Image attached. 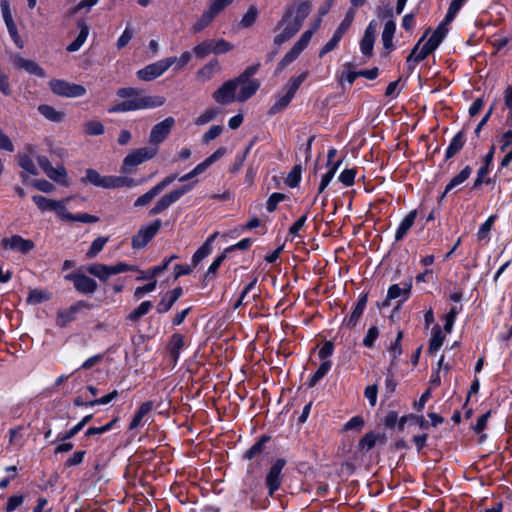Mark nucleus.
<instances>
[{"label": "nucleus", "mask_w": 512, "mask_h": 512, "mask_svg": "<svg viewBox=\"0 0 512 512\" xmlns=\"http://www.w3.org/2000/svg\"><path fill=\"white\" fill-rule=\"evenodd\" d=\"M119 98L126 99L108 109L109 113L128 112L142 109H151L162 106L166 99L160 95H142L133 87H125L117 90Z\"/></svg>", "instance_id": "f257e3e1"}, {"label": "nucleus", "mask_w": 512, "mask_h": 512, "mask_svg": "<svg viewBox=\"0 0 512 512\" xmlns=\"http://www.w3.org/2000/svg\"><path fill=\"white\" fill-rule=\"evenodd\" d=\"M446 23L447 22L441 23L429 37V39L422 45L423 40L428 34L427 31L414 46L411 53L407 57V64L410 69H413L418 62L424 60L429 54L438 48L447 34Z\"/></svg>", "instance_id": "f03ea898"}, {"label": "nucleus", "mask_w": 512, "mask_h": 512, "mask_svg": "<svg viewBox=\"0 0 512 512\" xmlns=\"http://www.w3.org/2000/svg\"><path fill=\"white\" fill-rule=\"evenodd\" d=\"M158 153L157 147H141L128 153L123 159L121 172L124 174L131 173L133 169L142 163L154 158Z\"/></svg>", "instance_id": "7ed1b4c3"}, {"label": "nucleus", "mask_w": 512, "mask_h": 512, "mask_svg": "<svg viewBox=\"0 0 512 512\" xmlns=\"http://www.w3.org/2000/svg\"><path fill=\"white\" fill-rule=\"evenodd\" d=\"M137 266L129 265L125 262H118L114 265H105L94 263L87 267L88 273L98 278L100 281H107L111 276L127 271H136Z\"/></svg>", "instance_id": "20e7f679"}, {"label": "nucleus", "mask_w": 512, "mask_h": 512, "mask_svg": "<svg viewBox=\"0 0 512 512\" xmlns=\"http://www.w3.org/2000/svg\"><path fill=\"white\" fill-rule=\"evenodd\" d=\"M175 62V57L163 58L138 70L136 75L140 80L152 81L163 75Z\"/></svg>", "instance_id": "39448f33"}, {"label": "nucleus", "mask_w": 512, "mask_h": 512, "mask_svg": "<svg viewBox=\"0 0 512 512\" xmlns=\"http://www.w3.org/2000/svg\"><path fill=\"white\" fill-rule=\"evenodd\" d=\"M196 186V181L187 183L168 194L162 196L150 210V215H157L168 209L173 203L178 201L184 194L190 192Z\"/></svg>", "instance_id": "423d86ee"}, {"label": "nucleus", "mask_w": 512, "mask_h": 512, "mask_svg": "<svg viewBox=\"0 0 512 512\" xmlns=\"http://www.w3.org/2000/svg\"><path fill=\"white\" fill-rule=\"evenodd\" d=\"M254 72V68L248 69L239 77L234 79V81L237 82V94L239 102L246 101L258 90L260 86L259 82L250 78Z\"/></svg>", "instance_id": "0eeeda50"}, {"label": "nucleus", "mask_w": 512, "mask_h": 512, "mask_svg": "<svg viewBox=\"0 0 512 512\" xmlns=\"http://www.w3.org/2000/svg\"><path fill=\"white\" fill-rule=\"evenodd\" d=\"M49 87L54 94L68 98L81 97L86 93L84 86L59 79L51 80Z\"/></svg>", "instance_id": "6e6552de"}, {"label": "nucleus", "mask_w": 512, "mask_h": 512, "mask_svg": "<svg viewBox=\"0 0 512 512\" xmlns=\"http://www.w3.org/2000/svg\"><path fill=\"white\" fill-rule=\"evenodd\" d=\"M300 29L298 22H292V12H287L276 27L274 43L281 45L289 40Z\"/></svg>", "instance_id": "1a4fd4ad"}, {"label": "nucleus", "mask_w": 512, "mask_h": 512, "mask_svg": "<svg viewBox=\"0 0 512 512\" xmlns=\"http://www.w3.org/2000/svg\"><path fill=\"white\" fill-rule=\"evenodd\" d=\"M215 102L221 105H227L238 101L237 82L234 79L223 83L212 95Z\"/></svg>", "instance_id": "9d476101"}, {"label": "nucleus", "mask_w": 512, "mask_h": 512, "mask_svg": "<svg viewBox=\"0 0 512 512\" xmlns=\"http://www.w3.org/2000/svg\"><path fill=\"white\" fill-rule=\"evenodd\" d=\"M174 124V118L167 117L163 121L154 125L149 135V142L152 144L151 147L158 148V145L167 138Z\"/></svg>", "instance_id": "9b49d317"}, {"label": "nucleus", "mask_w": 512, "mask_h": 512, "mask_svg": "<svg viewBox=\"0 0 512 512\" xmlns=\"http://www.w3.org/2000/svg\"><path fill=\"white\" fill-rule=\"evenodd\" d=\"M161 227L160 220H155L149 225L142 227L132 238V247L135 249L143 248L156 235Z\"/></svg>", "instance_id": "f8f14e48"}, {"label": "nucleus", "mask_w": 512, "mask_h": 512, "mask_svg": "<svg viewBox=\"0 0 512 512\" xmlns=\"http://www.w3.org/2000/svg\"><path fill=\"white\" fill-rule=\"evenodd\" d=\"M37 162L51 180L68 185L66 170L63 166L52 167L46 156H38Z\"/></svg>", "instance_id": "ddd939ff"}, {"label": "nucleus", "mask_w": 512, "mask_h": 512, "mask_svg": "<svg viewBox=\"0 0 512 512\" xmlns=\"http://www.w3.org/2000/svg\"><path fill=\"white\" fill-rule=\"evenodd\" d=\"M226 153V149L224 147L218 148L214 153H212L209 157H207L204 161L197 164L191 171L188 172V176L190 178V182H194L198 175L204 173L211 165H213L216 161L224 156ZM198 180H196V184Z\"/></svg>", "instance_id": "4468645a"}, {"label": "nucleus", "mask_w": 512, "mask_h": 512, "mask_svg": "<svg viewBox=\"0 0 512 512\" xmlns=\"http://www.w3.org/2000/svg\"><path fill=\"white\" fill-rule=\"evenodd\" d=\"M377 29V22L371 21L366 27L364 35L360 41V51L366 57H370L372 55Z\"/></svg>", "instance_id": "2eb2a0df"}, {"label": "nucleus", "mask_w": 512, "mask_h": 512, "mask_svg": "<svg viewBox=\"0 0 512 512\" xmlns=\"http://www.w3.org/2000/svg\"><path fill=\"white\" fill-rule=\"evenodd\" d=\"M12 64L14 68L24 70L29 74L44 78L46 73L44 69L35 61L23 58L20 55L12 57Z\"/></svg>", "instance_id": "dca6fc26"}, {"label": "nucleus", "mask_w": 512, "mask_h": 512, "mask_svg": "<svg viewBox=\"0 0 512 512\" xmlns=\"http://www.w3.org/2000/svg\"><path fill=\"white\" fill-rule=\"evenodd\" d=\"M65 279L72 280L75 289L83 294L93 293L97 288L96 281L83 274H68Z\"/></svg>", "instance_id": "f3484780"}, {"label": "nucleus", "mask_w": 512, "mask_h": 512, "mask_svg": "<svg viewBox=\"0 0 512 512\" xmlns=\"http://www.w3.org/2000/svg\"><path fill=\"white\" fill-rule=\"evenodd\" d=\"M3 246L5 249L26 254L34 248V243L29 239H24L21 236L14 235L4 239Z\"/></svg>", "instance_id": "a211bd4d"}, {"label": "nucleus", "mask_w": 512, "mask_h": 512, "mask_svg": "<svg viewBox=\"0 0 512 512\" xmlns=\"http://www.w3.org/2000/svg\"><path fill=\"white\" fill-rule=\"evenodd\" d=\"M285 465V461L282 459L277 460L270 468L267 477L266 484L269 489V494L273 495L277 491L281 484V471Z\"/></svg>", "instance_id": "6ab92c4d"}, {"label": "nucleus", "mask_w": 512, "mask_h": 512, "mask_svg": "<svg viewBox=\"0 0 512 512\" xmlns=\"http://www.w3.org/2000/svg\"><path fill=\"white\" fill-rule=\"evenodd\" d=\"M221 71V66L217 59L210 60L207 64L201 67L197 73L196 78L200 82H207L213 78V76Z\"/></svg>", "instance_id": "aec40b11"}, {"label": "nucleus", "mask_w": 512, "mask_h": 512, "mask_svg": "<svg viewBox=\"0 0 512 512\" xmlns=\"http://www.w3.org/2000/svg\"><path fill=\"white\" fill-rule=\"evenodd\" d=\"M182 288L177 287L169 292H167L161 299V301L157 305L158 313H165L171 309L174 303L182 296Z\"/></svg>", "instance_id": "412c9836"}, {"label": "nucleus", "mask_w": 512, "mask_h": 512, "mask_svg": "<svg viewBox=\"0 0 512 512\" xmlns=\"http://www.w3.org/2000/svg\"><path fill=\"white\" fill-rule=\"evenodd\" d=\"M411 283L391 285L387 292V300L400 299V302L406 301L410 296Z\"/></svg>", "instance_id": "4be33fe9"}, {"label": "nucleus", "mask_w": 512, "mask_h": 512, "mask_svg": "<svg viewBox=\"0 0 512 512\" xmlns=\"http://www.w3.org/2000/svg\"><path fill=\"white\" fill-rule=\"evenodd\" d=\"M85 180H87L89 183L96 187L111 189V175L103 176L99 174L96 170L88 169L86 171Z\"/></svg>", "instance_id": "5701e85b"}, {"label": "nucleus", "mask_w": 512, "mask_h": 512, "mask_svg": "<svg viewBox=\"0 0 512 512\" xmlns=\"http://www.w3.org/2000/svg\"><path fill=\"white\" fill-rule=\"evenodd\" d=\"M417 216V211H410L404 219L400 222L396 232H395V241H400L404 238L407 232L411 229V227L415 223V219Z\"/></svg>", "instance_id": "b1692460"}, {"label": "nucleus", "mask_w": 512, "mask_h": 512, "mask_svg": "<svg viewBox=\"0 0 512 512\" xmlns=\"http://www.w3.org/2000/svg\"><path fill=\"white\" fill-rule=\"evenodd\" d=\"M218 236V233L215 232L211 236H209L204 244L198 248V250L194 253L192 257V264L196 266L198 263H200L205 257H207L213 250L212 244L216 237Z\"/></svg>", "instance_id": "393cba45"}, {"label": "nucleus", "mask_w": 512, "mask_h": 512, "mask_svg": "<svg viewBox=\"0 0 512 512\" xmlns=\"http://www.w3.org/2000/svg\"><path fill=\"white\" fill-rule=\"evenodd\" d=\"M472 169L469 166L463 168L456 176H454L450 182L446 185L443 194L441 195V200L449 193L451 190L460 186L464 183L471 175Z\"/></svg>", "instance_id": "a878e982"}, {"label": "nucleus", "mask_w": 512, "mask_h": 512, "mask_svg": "<svg viewBox=\"0 0 512 512\" xmlns=\"http://www.w3.org/2000/svg\"><path fill=\"white\" fill-rule=\"evenodd\" d=\"M311 10V3L309 1H302L291 8L288 12H292V22H298L301 27L302 22L308 16Z\"/></svg>", "instance_id": "bb28decb"}, {"label": "nucleus", "mask_w": 512, "mask_h": 512, "mask_svg": "<svg viewBox=\"0 0 512 512\" xmlns=\"http://www.w3.org/2000/svg\"><path fill=\"white\" fill-rule=\"evenodd\" d=\"M170 261L166 260L162 265L154 266L146 271H141L137 268L136 272H138V276L136 277L137 281L143 280H155V278L165 271L169 266Z\"/></svg>", "instance_id": "cd10ccee"}, {"label": "nucleus", "mask_w": 512, "mask_h": 512, "mask_svg": "<svg viewBox=\"0 0 512 512\" xmlns=\"http://www.w3.org/2000/svg\"><path fill=\"white\" fill-rule=\"evenodd\" d=\"M38 111L47 120L55 122V123H60V122L64 121V119H65L64 112L58 111L53 106H50L47 104L39 105Z\"/></svg>", "instance_id": "c85d7f7f"}, {"label": "nucleus", "mask_w": 512, "mask_h": 512, "mask_svg": "<svg viewBox=\"0 0 512 512\" xmlns=\"http://www.w3.org/2000/svg\"><path fill=\"white\" fill-rule=\"evenodd\" d=\"M217 15L208 7L202 15L194 22L191 30L198 33L208 27Z\"/></svg>", "instance_id": "c756f323"}, {"label": "nucleus", "mask_w": 512, "mask_h": 512, "mask_svg": "<svg viewBox=\"0 0 512 512\" xmlns=\"http://www.w3.org/2000/svg\"><path fill=\"white\" fill-rule=\"evenodd\" d=\"M144 183V179L136 180L134 178L128 177V176H114L111 175V189L115 188H122V187H128L133 188L137 187Z\"/></svg>", "instance_id": "7c9ffc66"}, {"label": "nucleus", "mask_w": 512, "mask_h": 512, "mask_svg": "<svg viewBox=\"0 0 512 512\" xmlns=\"http://www.w3.org/2000/svg\"><path fill=\"white\" fill-rule=\"evenodd\" d=\"M445 333H443L439 325H435L431 331V338L429 341V352H437L444 343Z\"/></svg>", "instance_id": "2f4dec72"}, {"label": "nucleus", "mask_w": 512, "mask_h": 512, "mask_svg": "<svg viewBox=\"0 0 512 512\" xmlns=\"http://www.w3.org/2000/svg\"><path fill=\"white\" fill-rule=\"evenodd\" d=\"M25 444L24 428L18 426L9 430V445L12 450L20 449Z\"/></svg>", "instance_id": "473e14b6"}, {"label": "nucleus", "mask_w": 512, "mask_h": 512, "mask_svg": "<svg viewBox=\"0 0 512 512\" xmlns=\"http://www.w3.org/2000/svg\"><path fill=\"white\" fill-rule=\"evenodd\" d=\"M366 303H367L366 296H363L362 298L359 299V301L357 302L356 306L354 307L351 315L348 318L344 319V323L347 326H355L357 324V322L359 321V319L361 318V316L364 312Z\"/></svg>", "instance_id": "72a5a7b5"}, {"label": "nucleus", "mask_w": 512, "mask_h": 512, "mask_svg": "<svg viewBox=\"0 0 512 512\" xmlns=\"http://www.w3.org/2000/svg\"><path fill=\"white\" fill-rule=\"evenodd\" d=\"M78 27H79V34H78L77 38L67 46V50L69 52H75V51L79 50L81 48V46L85 43V41L89 35V28L84 22H80L78 24Z\"/></svg>", "instance_id": "f704fd0d"}, {"label": "nucleus", "mask_w": 512, "mask_h": 512, "mask_svg": "<svg viewBox=\"0 0 512 512\" xmlns=\"http://www.w3.org/2000/svg\"><path fill=\"white\" fill-rule=\"evenodd\" d=\"M185 339L180 334H174L171 337L170 343H169V351L170 355L173 358L174 362H176L181 354V351L185 347Z\"/></svg>", "instance_id": "c9c22d12"}, {"label": "nucleus", "mask_w": 512, "mask_h": 512, "mask_svg": "<svg viewBox=\"0 0 512 512\" xmlns=\"http://www.w3.org/2000/svg\"><path fill=\"white\" fill-rule=\"evenodd\" d=\"M396 30V24L393 20H389L385 23L383 32H382V42L383 46L387 50H391L393 48V37Z\"/></svg>", "instance_id": "e433bc0d"}, {"label": "nucleus", "mask_w": 512, "mask_h": 512, "mask_svg": "<svg viewBox=\"0 0 512 512\" xmlns=\"http://www.w3.org/2000/svg\"><path fill=\"white\" fill-rule=\"evenodd\" d=\"M152 410V403L151 402H145L143 403L138 411L135 413L131 423H130V429H135L139 427L143 419L148 415V413Z\"/></svg>", "instance_id": "4c0bfd02"}, {"label": "nucleus", "mask_w": 512, "mask_h": 512, "mask_svg": "<svg viewBox=\"0 0 512 512\" xmlns=\"http://www.w3.org/2000/svg\"><path fill=\"white\" fill-rule=\"evenodd\" d=\"M70 198H66L63 200H57L53 209V212L57 215V217L62 221L72 222L73 214L70 213L67 209V202Z\"/></svg>", "instance_id": "58836bf2"}, {"label": "nucleus", "mask_w": 512, "mask_h": 512, "mask_svg": "<svg viewBox=\"0 0 512 512\" xmlns=\"http://www.w3.org/2000/svg\"><path fill=\"white\" fill-rule=\"evenodd\" d=\"M293 97V95L282 89L276 97V101L271 108V113H277L285 109L289 105Z\"/></svg>", "instance_id": "ea45409f"}, {"label": "nucleus", "mask_w": 512, "mask_h": 512, "mask_svg": "<svg viewBox=\"0 0 512 512\" xmlns=\"http://www.w3.org/2000/svg\"><path fill=\"white\" fill-rule=\"evenodd\" d=\"M465 143V137L462 132H458L450 142L449 146L446 149V158L453 157L456 153H458Z\"/></svg>", "instance_id": "a19ab883"}, {"label": "nucleus", "mask_w": 512, "mask_h": 512, "mask_svg": "<svg viewBox=\"0 0 512 512\" xmlns=\"http://www.w3.org/2000/svg\"><path fill=\"white\" fill-rule=\"evenodd\" d=\"M308 77V72H302L300 75L296 77H292L286 85L282 88L286 92L290 93L291 95L295 96L297 90L301 86V84L306 80Z\"/></svg>", "instance_id": "79ce46f5"}, {"label": "nucleus", "mask_w": 512, "mask_h": 512, "mask_svg": "<svg viewBox=\"0 0 512 512\" xmlns=\"http://www.w3.org/2000/svg\"><path fill=\"white\" fill-rule=\"evenodd\" d=\"M219 114V109L216 107L208 108L204 112H202L197 118H195L194 123L197 126H203L211 121H213Z\"/></svg>", "instance_id": "37998d69"}, {"label": "nucleus", "mask_w": 512, "mask_h": 512, "mask_svg": "<svg viewBox=\"0 0 512 512\" xmlns=\"http://www.w3.org/2000/svg\"><path fill=\"white\" fill-rule=\"evenodd\" d=\"M32 200L41 212L53 211L57 201L55 199L46 198L41 195H34Z\"/></svg>", "instance_id": "c03bdc74"}, {"label": "nucleus", "mask_w": 512, "mask_h": 512, "mask_svg": "<svg viewBox=\"0 0 512 512\" xmlns=\"http://www.w3.org/2000/svg\"><path fill=\"white\" fill-rule=\"evenodd\" d=\"M332 363L331 361H324L317 371L309 378L308 385L309 387H313L320 379H322L331 369Z\"/></svg>", "instance_id": "a18cd8bd"}, {"label": "nucleus", "mask_w": 512, "mask_h": 512, "mask_svg": "<svg viewBox=\"0 0 512 512\" xmlns=\"http://www.w3.org/2000/svg\"><path fill=\"white\" fill-rule=\"evenodd\" d=\"M300 53L301 51L295 46H293L290 49V51H288L283 57V59L279 62L276 68V73H280L281 71H283L285 67L291 64L299 56Z\"/></svg>", "instance_id": "49530a36"}, {"label": "nucleus", "mask_w": 512, "mask_h": 512, "mask_svg": "<svg viewBox=\"0 0 512 512\" xmlns=\"http://www.w3.org/2000/svg\"><path fill=\"white\" fill-rule=\"evenodd\" d=\"M402 338L403 332L399 331L395 339V342L392 343L388 349L389 356L391 357V365H394L398 357L402 354V347L400 344Z\"/></svg>", "instance_id": "de8ad7c7"}, {"label": "nucleus", "mask_w": 512, "mask_h": 512, "mask_svg": "<svg viewBox=\"0 0 512 512\" xmlns=\"http://www.w3.org/2000/svg\"><path fill=\"white\" fill-rule=\"evenodd\" d=\"M193 53L198 58H204L209 54L213 53L212 39H207L197 44L193 48Z\"/></svg>", "instance_id": "09e8293b"}, {"label": "nucleus", "mask_w": 512, "mask_h": 512, "mask_svg": "<svg viewBox=\"0 0 512 512\" xmlns=\"http://www.w3.org/2000/svg\"><path fill=\"white\" fill-rule=\"evenodd\" d=\"M340 164H341V161L334 162V164L331 167H329V170L327 171V173H325L322 176V179H321V182L319 185V189H318L319 193H322L327 188V186L333 179L337 169L339 168Z\"/></svg>", "instance_id": "8fccbe9b"}, {"label": "nucleus", "mask_w": 512, "mask_h": 512, "mask_svg": "<svg viewBox=\"0 0 512 512\" xmlns=\"http://www.w3.org/2000/svg\"><path fill=\"white\" fill-rule=\"evenodd\" d=\"M500 150L504 152L512 145V116L507 117V129L500 138Z\"/></svg>", "instance_id": "3c124183"}, {"label": "nucleus", "mask_w": 512, "mask_h": 512, "mask_svg": "<svg viewBox=\"0 0 512 512\" xmlns=\"http://www.w3.org/2000/svg\"><path fill=\"white\" fill-rule=\"evenodd\" d=\"M213 54L219 55L231 51L234 45L225 39H212Z\"/></svg>", "instance_id": "603ef678"}, {"label": "nucleus", "mask_w": 512, "mask_h": 512, "mask_svg": "<svg viewBox=\"0 0 512 512\" xmlns=\"http://www.w3.org/2000/svg\"><path fill=\"white\" fill-rule=\"evenodd\" d=\"M301 174H302L301 166H299V165L294 166L293 169L287 175V177L285 179V184L291 188L297 187L301 180Z\"/></svg>", "instance_id": "864d4df0"}, {"label": "nucleus", "mask_w": 512, "mask_h": 512, "mask_svg": "<svg viewBox=\"0 0 512 512\" xmlns=\"http://www.w3.org/2000/svg\"><path fill=\"white\" fill-rule=\"evenodd\" d=\"M153 304L151 301H143L136 309H134L129 314V319L132 321H137L142 316L146 315L150 309L152 308Z\"/></svg>", "instance_id": "5fc2aeb1"}, {"label": "nucleus", "mask_w": 512, "mask_h": 512, "mask_svg": "<svg viewBox=\"0 0 512 512\" xmlns=\"http://www.w3.org/2000/svg\"><path fill=\"white\" fill-rule=\"evenodd\" d=\"M108 242L107 237H98L96 238L88 250L86 257L88 259H93L97 256V254L104 248L105 244Z\"/></svg>", "instance_id": "6e6d98bb"}, {"label": "nucleus", "mask_w": 512, "mask_h": 512, "mask_svg": "<svg viewBox=\"0 0 512 512\" xmlns=\"http://www.w3.org/2000/svg\"><path fill=\"white\" fill-rule=\"evenodd\" d=\"M257 17V8L255 6H250L240 21L241 27L248 28L252 26L255 23Z\"/></svg>", "instance_id": "4d7b16f0"}, {"label": "nucleus", "mask_w": 512, "mask_h": 512, "mask_svg": "<svg viewBox=\"0 0 512 512\" xmlns=\"http://www.w3.org/2000/svg\"><path fill=\"white\" fill-rule=\"evenodd\" d=\"M496 219L495 215H491L480 227L476 234L477 240H485L488 238L489 233L492 229L493 223Z\"/></svg>", "instance_id": "13d9d810"}, {"label": "nucleus", "mask_w": 512, "mask_h": 512, "mask_svg": "<svg viewBox=\"0 0 512 512\" xmlns=\"http://www.w3.org/2000/svg\"><path fill=\"white\" fill-rule=\"evenodd\" d=\"M320 19L318 20V22L315 24V26L310 29V30H307L306 32H304L300 39L295 43V47L298 48L301 52L307 47L308 43L310 42L311 40V37L313 35V33L318 29V26H319V23H320Z\"/></svg>", "instance_id": "bf43d9fd"}, {"label": "nucleus", "mask_w": 512, "mask_h": 512, "mask_svg": "<svg viewBox=\"0 0 512 512\" xmlns=\"http://www.w3.org/2000/svg\"><path fill=\"white\" fill-rule=\"evenodd\" d=\"M342 37H343V34H341L340 32L335 30L331 39L322 47V49L320 51V56H323L324 54H327V53L331 52L332 50H334L337 47V45L339 44Z\"/></svg>", "instance_id": "052dcab7"}, {"label": "nucleus", "mask_w": 512, "mask_h": 512, "mask_svg": "<svg viewBox=\"0 0 512 512\" xmlns=\"http://www.w3.org/2000/svg\"><path fill=\"white\" fill-rule=\"evenodd\" d=\"M48 299H49L48 293H46L42 290L35 289V290L30 291V293L27 297V302L29 304L36 305V304L42 303L43 301H46Z\"/></svg>", "instance_id": "680f3d73"}, {"label": "nucleus", "mask_w": 512, "mask_h": 512, "mask_svg": "<svg viewBox=\"0 0 512 512\" xmlns=\"http://www.w3.org/2000/svg\"><path fill=\"white\" fill-rule=\"evenodd\" d=\"M158 191L152 187L149 191L138 197L134 203L135 207H142L149 204L157 195Z\"/></svg>", "instance_id": "e2e57ef3"}, {"label": "nucleus", "mask_w": 512, "mask_h": 512, "mask_svg": "<svg viewBox=\"0 0 512 512\" xmlns=\"http://www.w3.org/2000/svg\"><path fill=\"white\" fill-rule=\"evenodd\" d=\"M467 0H452L448 12L445 17V22H451L461 7L466 3Z\"/></svg>", "instance_id": "0e129e2a"}, {"label": "nucleus", "mask_w": 512, "mask_h": 512, "mask_svg": "<svg viewBox=\"0 0 512 512\" xmlns=\"http://www.w3.org/2000/svg\"><path fill=\"white\" fill-rule=\"evenodd\" d=\"M156 286H157V281L153 280V281H151L150 283H148V284H146L144 286L137 287L134 290V294H133L134 298L137 299V300L143 298L144 295L153 292L156 289Z\"/></svg>", "instance_id": "69168bd1"}, {"label": "nucleus", "mask_w": 512, "mask_h": 512, "mask_svg": "<svg viewBox=\"0 0 512 512\" xmlns=\"http://www.w3.org/2000/svg\"><path fill=\"white\" fill-rule=\"evenodd\" d=\"M19 165L27 173H29L31 175L37 174V168H36L33 160L30 157H28L26 155L20 156L19 157Z\"/></svg>", "instance_id": "338daca9"}, {"label": "nucleus", "mask_w": 512, "mask_h": 512, "mask_svg": "<svg viewBox=\"0 0 512 512\" xmlns=\"http://www.w3.org/2000/svg\"><path fill=\"white\" fill-rule=\"evenodd\" d=\"M84 130L89 135H101L104 132V126L99 121H90L85 124Z\"/></svg>", "instance_id": "774afa93"}]
</instances>
